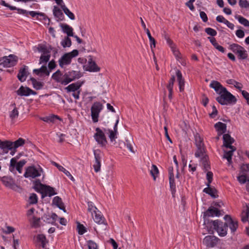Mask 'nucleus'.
Here are the masks:
<instances>
[{
  "instance_id": "obj_30",
  "label": "nucleus",
  "mask_w": 249,
  "mask_h": 249,
  "mask_svg": "<svg viewBox=\"0 0 249 249\" xmlns=\"http://www.w3.org/2000/svg\"><path fill=\"white\" fill-rule=\"evenodd\" d=\"M53 14L56 18H58L57 21L62 20L64 19V16L62 11L56 6L53 7Z\"/></svg>"
},
{
  "instance_id": "obj_44",
  "label": "nucleus",
  "mask_w": 249,
  "mask_h": 249,
  "mask_svg": "<svg viewBox=\"0 0 249 249\" xmlns=\"http://www.w3.org/2000/svg\"><path fill=\"white\" fill-rule=\"evenodd\" d=\"M77 230L80 235H83L87 231L85 227L78 222H77Z\"/></svg>"
},
{
  "instance_id": "obj_33",
  "label": "nucleus",
  "mask_w": 249,
  "mask_h": 249,
  "mask_svg": "<svg viewBox=\"0 0 249 249\" xmlns=\"http://www.w3.org/2000/svg\"><path fill=\"white\" fill-rule=\"evenodd\" d=\"M81 86V84L79 82H76L69 85L65 88V89L67 90V92H75L79 89Z\"/></svg>"
},
{
  "instance_id": "obj_63",
  "label": "nucleus",
  "mask_w": 249,
  "mask_h": 249,
  "mask_svg": "<svg viewBox=\"0 0 249 249\" xmlns=\"http://www.w3.org/2000/svg\"><path fill=\"white\" fill-rule=\"evenodd\" d=\"M237 179L238 181L241 184H244L246 183V181L248 180L247 177L244 175H242L238 177Z\"/></svg>"
},
{
  "instance_id": "obj_31",
  "label": "nucleus",
  "mask_w": 249,
  "mask_h": 249,
  "mask_svg": "<svg viewBox=\"0 0 249 249\" xmlns=\"http://www.w3.org/2000/svg\"><path fill=\"white\" fill-rule=\"evenodd\" d=\"M32 82L33 88L36 90H40L42 89L44 86V83L37 81L34 77H31L30 79Z\"/></svg>"
},
{
  "instance_id": "obj_56",
  "label": "nucleus",
  "mask_w": 249,
  "mask_h": 249,
  "mask_svg": "<svg viewBox=\"0 0 249 249\" xmlns=\"http://www.w3.org/2000/svg\"><path fill=\"white\" fill-rule=\"evenodd\" d=\"M239 5L242 8L247 9L249 8V1L247 0H239Z\"/></svg>"
},
{
  "instance_id": "obj_26",
  "label": "nucleus",
  "mask_w": 249,
  "mask_h": 249,
  "mask_svg": "<svg viewBox=\"0 0 249 249\" xmlns=\"http://www.w3.org/2000/svg\"><path fill=\"white\" fill-rule=\"evenodd\" d=\"M53 204L56 205L60 210L64 212H66L65 207L61 197L58 196H55L53 199Z\"/></svg>"
},
{
  "instance_id": "obj_27",
  "label": "nucleus",
  "mask_w": 249,
  "mask_h": 249,
  "mask_svg": "<svg viewBox=\"0 0 249 249\" xmlns=\"http://www.w3.org/2000/svg\"><path fill=\"white\" fill-rule=\"evenodd\" d=\"M60 26L63 32L67 35V36H73V29L71 27L66 24H61Z\"/></svg>"
},
{
  "instance_id": "obj_42",
  "label": "nucleus",
  "mask_w": 249,
  "mask_h": 249,
  "mask_svg": "<svg viewBox=\"0 0 249 249\" xmlns=\"http://www.w3.org/2000/svg\"><path fill=\"white\" fill-rule=\"evenodd\" d=\"M227 83L229 84L233 85L234 86L239 90L242 88V85L241 83L236 81L233 79H229L227 81Z\"/></svg>"
},
{
  "instance_id": "obj_20",
  "label": "nucleus",
  "mask_w": 249,
  "mask_h": 249,
  "mask_svg": "<svg viewBox=\"0 0 249 249\" xmlns=\"http://www.w3.org/2000/svg\"><path fill=\"white\" fill-rule=\"evenodd\" d=\"M176 73L177 77V80L178 83L179 91L180 92H182L184 91V79L183 78L182 73L179 70H177L176 71Z\"/></svg>"
},
{
  "instance_id": "obj_49",
  "label": "nucleus",
  "mask_w": 249,
  "mask_h": 249,
  "mask_svg": "<svg viewBox=\"0 0 249 249\" xmlns=\"http://www.w3.org/2000/svg\"><path fill=\"white\" fill-rule=\"evenodd\" d=\"M27 161L25 160H22L18 162L16 166V170L21 173L23 166L26 164Z\"/></svg>"
},
{
  "instance_id": "obj_1",
  "label": "nucleus",
  "mask_w": 249,
  "mask_h": 249,
  "mask_svg": "<svg viewBox=\"0 0 249 249\" xmlns=\"http://www.w3.org/2000/svg\"><path fill=\"white\" fill-rule=\"evenodd\" d=\"M81 77V74L79 71H70L62 73L59 70H58L53 74L52 78L56 82L66 86Z\"/></svg>"
},
{
  "instance_id": "obj_57",
  "label": "nucleus",
  "mask_w": 249,
  "mask_h": 249,
  "mask_svg": "<svg viewBox=\"0 0 249 249\" xmlns=\"http://www.w3.org/2000/svg\"><path fill=\"white\" fill-rule=\"evenodd\" d=\"M238 21L239 22L244 25L246 27L249 26V21L247 20L246 18H244L243 17L239 16L238 17Z\"/></svg>"
},
{
  "instance_id": "obj_4",
  "label": "nucleus",
  "mask_w": 249,
  "mask_h": 249,
  "mask_svg": "<svg viewBox=\"0 0 249 249\" xmlns=\"http://www.w3.org/2000/svg\"><path fill=\"white\" fill-rule=\"evenodd\" d=\"M229 49L237 55L239 59H246L248 56L247 52L245 48L238 44L232 43L231 44Z\"/></svg>"
},
{
  "instance_id": "obj_37",
  "label": "nucleus",
  "mask_w": 249,
  "mask_h": 249,
  "mask_svg": "<svg viewBox=\"0 0 249 249\" xmlns=\"http://www.w3.org/2000/svg\"><path fill=\"white\" fill-rule=\"evenodd\" d=\"M201 161L203 166L204 169L208 171L210 168V165L209 161L208 155L204 156L201 158Z\"/></svg>"
},
{
  "instance_id": "obj_48",
  "label": "nucleus",
  "mask_w": 249,
  "mask_h": 249,
  "mask_svg": "<svg viewBox=\"0 0 249 249\" xmlns=\"http://www.w3.org/2000/svg\"><path fill=\"white\" fill-rule=\"evenodd\" d=\"M231 150L228 151H225V154L224 155V158L226 159L227 160H231L232 156L233 155V152L235 151V147H232L230 148Z\"/></svg>"
},
{
  "instance_id": "obj_5",
  "label": "nucleus",
  "mask_w": 249,
  "mask_h": 249,
  "mask_svg": "<svg viewBox=\"0 0 249 249\" xmlns=\"http://www.w3.org/2000/svg\"><path fill=\"white\" fill-rule=\"evenodd\" d=\"M78 55V51L73 50L70 53H65L58 60L59 66L63 68L64 65H68L71 64V59Z\"/></svg>"
},
{
  "instance_id": "obj_62",
  "label": "nucleus",
  "mask_w": 249,
  "mask_h": 249,
  "mask_svg": "<svg viewBox=\"0 0 249 249\" xmlns=\"http://www.w3.org/2000/svg\"><path fill=\"white\" fill-rule=\"evenodd\" d=\"M240 91L243 97L246 100L247 104L249 105V93L246 90H242V89L240 90Z\"/></svg>"
},
{
  "instance_id": "obj_43",
  "label": "nucleus",
  "mask_w": 249,
  "mask_h": 249,
  "mask_svg": "<svg viewBox=\"0 0 249 249\" xmlns=\"http://www.w3.org/2000/svg\"><path fill=\"white\" fill-rule=\"evenodd\" d=\"M145 32H146V33L148 37V38L149 39L150 47H151V49H152L153 48H155L156 46V40L154 39V38L151 36L150 31L149 30H147L145 31Z\"/></svg>"
},
{
  "instance_id": "obj_60",
  "label": "nucleus",
  "mask_w": 249,
  "mask_h": 249,
  "mask_svg": "<svg viewBox=\"0 0 249 249\" xmlns=\"http://www.w3.org/2000/svg\"><path fill=\"white\" fill-rule=\"evenodd\" d=\"M7 141H1L0 140V148L2 149L3 150V153L7 154L8 153V151L6 150V146L8 145H7Z\"/></svg>"
},
{
  "instance_id": "obj_64",
  "label": "nucleus",
  "mask_w": 249,
  "mask_h": 249,
  "mask_svg": "<svg viewBox=\"0 0 249 249\" xmlns=\"http://www.w3.org/2000/svg\"><path fill=\"white\" fill-rule=\"evenodd\" d=\"M213 111L209 114V116L211 118H214L218 113V111L214 106L212 107Z\"/></svg>"
},
{
  "instance_id": "obj_52",
  "label": "nucleus",
  "mask_w": 249,
  "mask_h": 249,
  "mask_svg": "<svg viewBox=\"0 0 249 249\" xmlns=\"http://www.w3.org/2000/svg\"><path fill=\"white\" fill-rule=\"evenodd\" d=\"M37 19L44 20L45 21H48V24H50V19L43 13L38 12V16L37 17Z\"/></svg>"
},
{
  "instance_id": "obj_38",
  "label": "nucleus",
  "mask_w": 249,
  "mask_h": 249,
  "mask_svg": "<svg viewBox=\"0 0 249 249\" xmlns=\"http://www.w3.org/2000/svg\"><path fill=\"white\" fill-rule=\"evenodd\" d=\"M170 188L173 196L176 192V183L175 181L174 176L173 177L169 176Z\"/></svg>"
},
{
  "instance_id": "obj_29",
  "label": "nucleus",
  "mask_w": 249,
  "mask_h": 249,
  "mask_svg": "<svg viewBox=\"0 0 249 249\" xmlns=\"http://www.w3.org/2000/svg\"><path fill=\"white\" fill-rule=\"evenodd\" d=\"M53 165L56 166L59 171L63 172L67 177H68L70 178V179L71 180L73 181H74V178L71 174V173L68 171H67L65 168H64L62 166L58 164V163L54 161L53 162Z\"/></svg>"
},
{
  "instance_id": "obj_3",
  "label": "nucleus",
  "mask_w": 249,
  "mask_h": 249,
  "mask_svg": "<svg viewBox=\"0 0 249 249\" xmlns=\"http://www.w3.org/2000/svg\"><path fill=\"white\" fill-rule=\"evenodd\" d=\"M219 94L220 96L216 97V100L221 105H233L237 102L236 97L227 89H223L222 92Z\"/></svg>"
},
{
  "instance_id": "obj_28",
  "label": "nucleus",
  "mask_w": 249,
  "mask_h": 249,
  "mask_svg": "<svg viewBox=\"0 0 249 249\" xmlns=\"http://www.w3.org/2000/svg\"><path fill=\"white\" fill-rule=\"evenodd\" d=\"M37 51L42 54L50 53L53 48L50 46L47 47L45 45L39 44L37 47Z\"/></svg>"
},
{
  "instance_id": "obj_24",
  "label": "nucleus",
  "mask_w": 249,
  "mask_h": 249,
  "mask_svg": "<svg viewBox=\"0 0 249 249\" xmlns=\"http://www.w3.org/2000/svg\"><path fill=\"white\" fill-rule=\"evenodd\" d=\"M210 87L214 89V90L219 94L223 91V89H226L218 81L213 80L210 85Z\"/></svg>"
},
{
  "instance_id": "obj_6",
  "label": "nucleus",
  "mask_w": 249,
  "mask_h": 249,
  "mask_svg": "<svg viewBox=\"0 0 249 249\" xmlns=\"http://www.w3.org/2000/svg\"><path fill=\"white\" fill-rule=\"evenodd\" d=\"M212 225L213 228L218 232L220 236H224L227 233L228 227V223H223L218 220L213 221Z\"/></svg>"
},
{
  "instance_id": "obj_18",
  "label": "nucleus",
  "mask_w": 249,
  "mask_h": 249,
  "mask_svg": "<svg viewBox=\"0 0 249 249\" xmlns=\"http://www.w3.org/2000/svg\"><path fill=\"white\" fill-rule=\"evenodd\" d=\"M33 72L40 77L48 76L50 75V71L48 69L46 66L43 65L39 69H34Z\"/></svg>"
},
{
  "instance_id": "obj_32",
  "label": "nucleus",
  "mask_w": 249,
  "mask_h": 249,
  "mask_svg": "<svg viewBox=\"0 0 249 249\" xmlns=\"http://www.w3.org/2000/svg\"><path fill=\"white\" fill-rule=\"evenodd\" d=\"M214 127L218 133L223 134L226 131V124L222 122H219L214 124Z\"/></svg>"
},
{
  "instance_id": "obj_47",
  "label": "nucleus",
  "mask_w": 249,
  "mask_h": 249,
  "mask_svg": "<svg viewBox=\"0 0 249 249\" xmlns=\"http://www.w3.org/2000/svg\"><path fill=\"white\" fill-rule=\"evenodd\" d=\"M159 173V170L156 165L153 164L151 167V169L150 170V174L151 176L153 177L154 180H156L157 175Z\"/></svg>"
},
{
  "instance_id": "obj_35",
  "label": "nucleus",
  "mask_w": 249,
  "mask_h": 249,
  "mask_svg": "<svg viewBox=\"0 0 249 249\" xmlns=\"http://www.w3.org/2000/svg\"><path fill=\"white\" fill-rule=\"evenodd\" d=\"M197 150L195 153V156L197 158H201L204 156L207 155L205 154V151L204 146H201L199 144L198 146H196Z\"/></svg>"
},
{
  "instance_id": "obj_13",
  "label": "nucleus",
  "mask_w": 249,
  "mask_h": 249,
  "mask_svg": "<svg viewBox=\"0 0 249 249\" xmlns=\"http://www.w3.org/2000/svg\"><path fill=\"white\" fill-rule=\"evenodd\" d=\"M1 181L6 187L10 189L14 190L17 187L15 180L10 176H4L2 177Z\"/></svg>"
},
{
  "instance_id": "obj_16",
  "label": "nucleus",
  "mask_w": 249,
  "mask_h": 249,
  "mask_svg": "<svg viewBox=\"0 0 249 249\" xmlns=\"http://www.w3.org/2000/svg\"><path fill=\"white\" fill-rule=\"evenodd\" d=\"M85 70L90 72H97L100 71V68L97 65L95 62L92 60V57L89 56L88 65Z\"/></svg>"
},
{
  "instance_id": "obj_51",
  "label": "nucleus",
  "mask_w": 249,
  "mask_h": 249,
  "mask_svg": "<svg viewBox=\"0 0 249 249\" xmlns=\"http://www.w3.org/2000/svg\"><path fill=\"white\" fill-rule=\"evenodd\" d=\"M175 81V76L174 75H172L166 86L168 90H173V86Z\"/></svg>"
},
{
  "instance_id": "obj_54",
  "label": "nucleus",
  "mask_w": 249,
  "mask_h": 249,
  "mask_svg": "<svg viewBox=\"0 0 249 249\" xmlns=\"http://www.w3.org/2000/svg\"><path fill=\"white\" fill-rule=\"evenodd\" d=\"M108 131L109 132V138L110 139V140L111 142H113V141H115L116 139L117 138V135L118 134V132H116L114 131H113L111 129H108Z\"/></svg>"
},
{
  "instance_id": "obj_61",
  "label": "nucleus",
  "mask_w": 249,
  "mask_h": 249,
  "mask_svg": "<svg viewBox=\"0 0 249 249\" xmlns=\"http://www.w3.org/2000/svg\"><path fill=\"white\" fill-rule=\"evenodd\" d=\"M89 249H98V246L94 241L89 240L88 241Z\"/></svg>"
},
{
  "instance_id": "obj_41",
  "label": "nucleus",
  "mask_w": 249,
  "mask_h": 249,
  "mask_svg": "<svg viewBox=\"0 0 249 249\" xmlns=\"http://www.w3.org/2000/svg\"><path fill=\"white\" fill-rule=\"evenodd\" d=\"M51 58V54L50 53H46V54H42L39 58V62L40 64L45 63L46 64L50 60Z\"/></svg>"
},
{
  "instance_id": "obj_2",
  "label": "nucleus",
  "mask_w": 249,
  "mask_h": 249,
  "mask_svg": "<svg viewBox=\"0 0 249 249\" xmlns=\"http://www.w3.org/2000/svg\"><path fill=\"white\" fill-rule=\"evenodd\" d=\"M34 189L38 193L41 194V197L44 198L47 196L51 197L57 194L54 188L41 183L39 179L34 181Z\"/></svg>"
},
{
  "instance_id": "obj_19",
  "label": "nucleus",
  "mask_w": 249,
  "mask_h": 249,
  "mask_svg": "<svg viewBox=\"0 0 249 249\" xmlns=\"http://www.w3.org/2000/svg\"><path fill=\"white\" fill-rule=\"evenodd\" d=\"M57 217V215L55 213H53L51 215L44 214L41 219L47 223L54 225Z\"/></svg>"
},
{
  "instance_id": "obj_9",
  "label": "nucleus",
  "mask_w": 249,
  "mask_h": 249,
  "mask_svg": "<svg viewBox=\"0 0 249 249\" xmlns=\"http://www.w3.org/2000/svg\"><path fill=\"white\" fill-rule=\"evenodd\" d=\"M17 63V57L12 54H10L8 56L3 57L0 60V65H2L4 67L14 66Z\"/></svg>"
},
{
  "instance_id": "obj_39",
  "label": "nucleus",
  "mask_w": 249,
  "mask_h": 249,
  "mask_svg": "<svg viewBox=\"0 0 249 249\" xmlns=\"http://www.w3.org/2000/svg\"><path fill=\"white\" fill-rule=\"evenodd\" d=\"M61 7L64 13L71 20L75 19L74 15L70 11V10L65 6V4L61 5Z\"/></svg>"
},
{
  "instance_id": "obj_23",
  "label": "nucleus",
  "mask_w": 249,
  "mask_h": 249,
  "mask_svg": "<svg viewBox=\"0 0 249 249\" xmlns=\"http://www.w3.org/2000/svg\"><path fill=\"white\" fill-rule=\"evenodd\" d=\"M27 70L28 67L26 66H23V67L20 69L17 77L20 82H22L26 80L28 74Z\"/></svg>"
},
{
  "instance_id": "obj_21",
  "label": "nucleus",
  "mask_w": 249,
  "mask_h": 249,
  "mask_svg": "<svg viewBox=\"0 0 249 249\" xmlns=\"http://www.w3.org/2000/svg\"><path fill=\"white\" fill-rule=\"evenodd\" d=\"M220 215V212L217 209L214 207H210L206 212L204 213V217L219 216Z\"/></svg>"
},
{
  "instance_id": "obj_40",
  "label": "nucleus",
  "mask_w": 249,
  "mask_h": 249,
  "mask_svg": "<svg viewBox=\"0 0 249 249\" xmlns=\"http://www.w3.org/2000/svg\"><path fill=\"white\" fill-rule=\"evenodd\" d=\"M36 239L38 242H41L42 247L44 248L46 243L48 242L45 235L43 234H38Z\"/></svg>"
},
{
  "instance_id": "obj_7",
  "label": "nucleus",
  "mask_w": 249,
  "mask_h": 249,
  "mask_svg": "<svg viewBox=\"0 0 249 249\" xmlns=\"http://www.w3.org/2000/svg\"><path fill=\"white\" fill-rule=\"evenodd\" d=\"M96 133L94 135V138L100 146H106L107 141L104 132L99 127L95 129Z\"/></svg>"
},
{
  "instance_id": "obj_22",
  "label": "nucleus",
  "mask_w": 249,
  "mask_h": 249,
  "mask_svg": "<svg viewBox=\"0 0 249 249\" xmlns=\"http://www.w3.org/2000/svg\"><path fill=\"white\" fill-rule=\"evenodd\" d=\"M223 145L228 148H231L234 147L231 144L234 142V140L232 138L231 136L228 134H225L223 136Z\"/></svg>"
},
{
  "instance_id": "obj_12",
  "label": "nucleus",
  "mask_w": 249,
  "mask_h": 249,
  "mask_svg": "<svg viewBox=\"0 0 249 249\" xmlns=\"http://www.w3.org/2000/svg\"><path fill=\"white\" fill-rule=\"evenodd\" d=\"M40 172L35 166H29L26 169L24 177L26 178H35L40 176Z\"/></svg>"
},
{
  "instance_id": "obj_10",
  "label": "nucleus",
  "mask_w": 249,
  "mask_h": 249,
  "mask_svg": "<svg viewBox=\"0 0 249 249\" xmlns=\"http://www.w3.org/2000/svg\"><path fill=\"white\" fill-rule=\"evenodd\" d=\"M94 162L93 165V168L95 172H98L100 171L101 166V161L103 154L100 150L94 151Z\"/></svg>"
},
{
  "instance_id": "obj_17",
  "label": "nucleus",
  "mask_w": 249,
  "mask_h": 249,
  "mask_svg": "<svg viewBox=\"0 0 249 249\" xmlns=\"http://www.w3.org/2000/svg\"><path fill=\"white\" fill-rule=\"evenodd\" d=\"M218 239L214 236L208 235L204 238L203 243L207 247L212 248L217 244Z\"/></svg>"
},
{
  "instance_id": "obj_15",
  "label": "nucleus",
  "mask_w": 249,
  "mask_h": 249,
  "mask_svg": "<svg viewBox=\"0 0 249 249\" xmlns=\"http://www.w3.org/2000/svg\"><path fill=\"white\" fill-rule=\"evenodd\" d=\"M16 92L18 95L28 96L31 94L36 95L37 93L27 87H23L21 86L16 91Z\"/></svg>"
},
{
  "instance_id": "obj_36",
  "label": "nucleus",
  "mask_w": 249,
  "mask_h": 249,
  "mask_svg": "<svg viewBox=\"0 0 249 249\" xmlns=\"http://www.w3.org/2000/svg\"><path fill=\"white\" fill-rule=\"evenodd\" d=\"M203 192L209 195L213 198H216L218 196H216L217 190L214 188L207 187L204 189Z\"/></svg>"
},
{
  "instance_id": "obj_50",
  "label": "nucleus",
  "mask_w": 249,
  "mask_h": 249,
  "mask_svg": "<svg viewBox=\"0 0 249 249\" xmlns=\"http://www.w3.org/2000/svg\"><path fill=\"white\" fill-rule=\"evenodd\" d=\"M40 218L35 216L33 217V221L31 223L32 227L37 228L40 227Z\"/></svg>"
},
{
  "instance_id": "obj_59",
  "label": "nucleus",
  "mask_w": 249,
  "mask_h": 249,
  "mask_svg": "<svg viewBox=\"0 0 249 249\" xmlns=\"http://www.w3.org/2000/svg\"><path fill=\"white\" fill-rule=\"evenodd\" d=\"M205 32L209 35L214 36L217 35V32L213 29L211 28H207L205 29Z\"/></svg>"
},
{
  "instance_id": "obj_34",
  "label": "nucleus",
  "mask_w": 249,
  "mask_h": 249,
  "mask_svg": "<svg viewBox=\"0 0 249 249\" xmlns=\"http://www.w3.org/2000/svg\"><path fill=\"white\" fill-rule=\"evenodd\" d=\"M39 119L41 120L48 123H54L55 120L56 119L60 120L59 116L55 115H52L51 116H46L44 117H40Z\"/></svg>"
},
{
  "instance_id": "obj_53",
  "label": "nucleus",
  "mask_w": 249,
  "mask_h": 249,
  "mask_svg": "<svg viewBox=\"0 0 249 249\" xmlns=\"http://www.w3.org/2000/svg\"><path fill=\"white\" fill-rule=\"evenodd\" d=\"M38 197L37 195L35 193L31 194L29 197V203L30 204H35L37 203Z\"/></svg>"
},
{
  "instance_id": "obj_8",
  "label": "nucleus",
  "mask_w": 249,
  "mask_h": 249,
  "mask_svg": "<svg viewBox=\"0 0 249 249\" xmlns=\"http://www.w3.org/2000/svg\"><path fill=\"white\" fill-rule=\"evenodd\" d=\"M103 107V105L99 102H96L93 103L91 107V116L94 123L98 121L99 113Z\"/></svg>"
},
{
  "instance_id": "obj_55",
  "label": "nucleus",
  "mask_w": 249,
  "mask_h": 249,
  "mask_svg": "<svg viewBox=\"0 0 249 249\" xmlns=\"http://www.w3.org/2000/svg\"><path fill=\"white\" fill-rule=\"evenodd\" d=\"M17 158H13L10 160V165L9 166V170L11 172H13L15 170V168L17 164Z\"/></svg>"
},
{
  "instance_id": "obj_45",
  "label": "nucleus",
  "mask_w": 249,
  "mask_h": 249,
  "mask_svg": "<svg viewBox=\"0 0 249 249\" xmlns=\"http://www.w3.org/2000/svg\"><path fill=\"white\" fill-rule=\"evenodd\" d=\"M88 211L90 213L92 217H93V213L98 211L97 208L94 205L92 202H88Z\"/></svg>"
},
{
  "instance_id": "obj_58",
  "label": "nucleus",
  "mask_w": 249,
  "mask_h": 249,
  "mask_svg": "<svg viewBox=\"0 0 249 249\" xmlns=\"http://www.w3.org/2000/svg\"><path fill=\"white\" fill-rule=\"evenodd\" d=\"M18 116V108L15 107L10 113V117L12 120L17 118Z\"/></svg>"
},
{
  "instance_id": "obj_11",
  "label": "nucleus",
  "mask_w": 249,
  "mask_h": 249,
  "mask_svg": "<svg viewBox=\"0 0 249 249\" xmlns=\"http://www.w3.org/2000/svg\"><path fill=\"white\" fill-rule=\"evenodd\" d=\"M25 143V140L22 138H18L17 140L14 142H12L10 141H7L6 150L8 152L9 150H12V149H17L20 146H23Z\"/></svg>"
},
{
  "instance_id": "obj_46",
  "label": "nucleus",
  "mask_w": 249,
  "mask_h": 249,
  "mask_svg": "<svg viewBox=\"0 0 249 249\" xmlns=\"http://www.w3.org/2000/svg\"><path fill=\"white\" fill-rule=\"evenodd\" d=\"M61 45L64 47H70L71 45V41L68 36L65 37L64 39L61 42Z\"/></svg>"
},
{
  "instance_id": "obj_25",
  "label": "nucleus",
  "mask_w": 249,
  "mask_h": 249,
  "mask_svg": "<svg viewBox=\"0 0 249 249\" xmlns=\"http://www.w3.org/2000/svg\"><path fill=\"white\" fill-rule=\"evenodd\" d=\"M93 219L94 221L99 224H104L106 225L105 219L104 216L101 214V212L98 210L93 213Z\"/></svg>"
},
{
  "instance_id": "obj_14",
  "label": "nucleus",
  "mask_w": 249,
  "mask_h": 249,
  "mask_svg": "<svg viewBox=\"0 0 249 249\" xmlns=\"http://www.w3.org/2000/svg\"><path fill=\"white\" fill-rule=\"evenodd\" d=\"M224 219L226 221V223H228V227H229L231 232H234L238 226L237 221L233 220L231 216L228 214L225 215Z\"/></svg>"
}]
</instances>
